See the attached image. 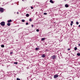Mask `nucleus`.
I'll return each instance as SVG.
<instances>
[{
	"label": "nucleus",
	"instance_id": "1",
	"mask_svg": "<svg viewBox=\"0 0 80 80\" xmlns=\"http://www.w3.org/2000/svg\"><path fill=\"white\" fill-rule=\"evenodd\" d=\"M0 12H1V13H3V12H4V9L2 8H0Z\"/></svg>",
	"mask_w": 80,
	"mask_h": 80
},
{
	"label": "nucleus",
	"instance_id": "2",
	"mask_svg": "<svg viewBox=\"0 0 80 80\" xmlns=\"http://www.w3.org/2000/svg\"><path fill=\"white\" fill-rule=\"evenodd\" d=\"M51 58L52 59L54 60V59H55V58H57V57L55 56V55H53V56L51 57Z\"/></svg>",
	"mask_w": 80,
	"mask_h": 80
},
{
	"label": "nucleus",
	"instance_id": "3",
	"mask_svg": "<svg viewBox=\"0 0 80 80\" xmlns=\"http://www.w3.org/2000/svg\"><path fill=\"white\" fill-rule=\"evenodd\" d=\"M1 25L4 26L5 25V22H2L0 23Z\"/></svg>",
	"mask_w": 80,
	"mask_h": 80
},
{
	"label": "nucleus",
	"instance_id": "4",
	"mask_svg": "<svg viewBox=\"0 0 80 80\" xmlns=\"http://www.w3.org/2000/svg\"><path fill=\"white\" fill-rule=\"evenodd\" d=\"M58 77V75H56L54 76V78H56L57 77Z\"/></svg>",
	"mask_w": 80,
	"mask_h": 80
},
{
	"label": "nucleus",
	"instance_id": "5",
	"mask_svg": "<svg viewBox=\"0 0 80 80\" xmlns=\"http://www.w3.org/2000/svg\"><path fill=\"white\" fill-rule=\"evenodd\" d=\"M8 23H10V22H12V20H8Z\"/></svg>",
	"mask_w": 80,
	"mask_h": 80
},
{
	"label": "nucleus",
	"instance_id": "6",
	"mask_svg": "<svg viewBox=\"0 0 80 80\" xmlns=\"http://www.w3.org/2000/svg\"><path fill=\"white\" fill-rule=\"evenodd\" d=\"M50 3H54V2H53L52 0H50Z\"/></svg>",
	"mask_w": 80,
	"mask_h": 80
},
{
	"label": "nucleus",
	"instance_id": "7",
	"mask_svg": "<svg viewBox=\"0 0 80 80\" xmlns=\"http://www.w3.org/2000/svg\"><path fill=\"white\" fill-rule=\"evenodd\" d=\"M73 21H71V23L70 24L71 26H72V25H73Z\"/></svg>",
	"mask_w": 80,
	"mask_h": 80
},
{
	"label": "nucleus",
	"instance_id": "8",
	"mask_svg": "<svg viewBox=\"0 0 80 80\" xmlns=\"http://www.w3.org/2000/svg\"><path fill=\"white\" fill-rule=\"evenodd\" d=\"M42 58H44V57H45V55L44 54L42 55Z\"/></svg>",
	"mask_w": 80,
	"mask_h": 80
},
{
	"label": "nucleus",
	"instance_id": "9",
	"mask_svg": "<svg viewBox=\"0 0 80 80\" xmlns=\"http://www.w3.org/2000/svg\"><path fill=\"white\" fill-rule=\"evenodd\" d=\"M65 7H66V8H67V7H68V5H67V4H66L65 5Z\"/></svg>",
	"mask_w": 80,
	"mask_h": 80
},
{
	"label": "nucleus",
	"instance_id": "10",
	"mask_svg": "<svg viewBox=\"0 0 80 80\" xmlns=\"http://www.w3.org/2000/svg\"><path fill=\"white\" fill-rule=\"evenodd\" d=\"M26 16L27 17H29V14H26Z\"/></svg>",
	"mask_w": 80,
	"mask_h": 80
},
{
	"label": "nucleus",
	"instance_id": "11",
	"mask_svg": "<svg viewBox=\"0 0 80 80\" xmlns=\"http://www.w3.org/2000/svg\"><path fill=\"white\" fill-rule=\"evenodd\" d=\"M45 40V38H42L41 39V40H42V41H43V40Z\"/></svg>",
	"mask_w": 80,
	"mask_h": 80
},
{
	"label": "nucleus",
	"instance_id": "12",
	"mask_svg": "<svg viewBox=\"0 0 80 80\" xmlns=\"http://www.w3.org/2000/svg\"><path fill=\"white\" fill-rule=\"evenodd\" d=\"M1 47H2V48H4V47H5V46H4V45H2Z\"/></svg>",
	"mask_w": 80,
	"mask_h": 80
},
{
	"label": "nucleus",
	"instance_id": "13",
	"mask_svg": "<svg viewBox=\"0 0 80 80\" xmlns=\"http://www.w3.org/2000/svg\"><path fill=\"white\" fill-rule=\"evenodd\" d=\"M13 53V52L12 51H11L10 52V54H12V53Z\"/></svg>",
	"mask_w": 80,
	"mask_h": 80
},
{
	"label": "nucleus",
	"instance_id": "14",
	"mask_svg": "<svg viewBox=\"0 0 80 80\" xmlns=\"http://www.w3.org/2000/svg\"><path fill=\"white\" fill-rule=\"evenodd\" d=\"M77 50V47H75L74 48V50H75V51H76V50Z\"/></svg>",
	"mask_w": 80,
	"mask_h": 80
},
{
	"label": "nucleus",
	"instance_id": "15",
	"mask_svg": "<svg viewBox=\"0 0 80 80\" xmlns=\"http://www.w3.org/2000/svg\"><path fill=\"white\" fill-rule=\"evenodd\" d=\"M7 25H8V26H10V23H8Z\"/></svg>",
	"mask_w": 80,
	"mask_h": 80
},
{
	"label": "nucleus",
	"instance_id": "16",
	"mask_svg": "<svg viewBox=\"0 0 80 80\" xmlns=\"http://www.w3.org/2000/svg\"><path fill=\"white\" fill-rule=\"evenodd\" d=\"M29 21H30V22H32V19L31 18L29 19Z\"/></svg>",
	"mask_w": 80,
	"mask_h": 80
},
{
	"label": "nucleus",
	"instance_id": "17",
	"mask_svg": "<svg viewBox=\"0 0 80 80\" xmlns=\"http://www.w3.org/2000/svg\"><path fill=\"white\" fill-rule=\"evenodd\" d=\"M77 55H78V56H80V53H78L77 54Z\"/></svg>",
	"mask_w": 80,
	"mask_h": 80
},
{
	"label": "nucleus",
	"instance_id": "18",
	"mask_svg": "<svg viewBox=\"0 0 80 80\" xmlns=\"http://www.w3.org/2000/svg\"><path fill=\"white\" fill-rule=\"evenodd\" d=\"M22 22H25V21L24 20L22 19Z\"/></svg>",
	"mask_w": 80,
	"mask_h": 80
},
{
	"label": "nucleus",
	"instance_id": "19",
	"mask_svg": "<svg viewBox=\"0 0 80 80\" xmlns=\"http://www.w3.org/2000/svg\"><path fill=\"white\" fill-rule=\"evenodd\" d=\"M36 50H38V48H36L35 49Z\"/></svg>",
	"mask_w": 80,
	"mask_h": 80
},
{
	"label": "nucleus",
	"instance_id": "20",
	"mask_svg": "<svg viewBox=\"0 0 80 80\" xmlns=\"http://www.w3.org/2000/svg\"><path fill=\"white\" fill-rule=\"evenodd\" d=\"M43 14H44V15H47V13H43Z\"/></svg>",
	"mask_w": 80,
	"mask_h": 80
},
{
	"label": "nucleus",
	"instance_id": "21",
	"mask_svg": "<svg viewBox=\"0 0 80 80\" xmlns=\"http://www.w3.org/2000/svg\"><path fill=\"white\" fill-rule=\"evenodd\" d=\"M17 80H20V79H19V78H17Z\"/></svg>",
	"mask_w": 80,
	"mask_h": 80
},
{
	"label": "nucleus",
	"instance_id": "22",
	"mask_svg": "<svg viewBox=\"0 0 80 80\" xmlns=\"http://www.w3.org/2000/svg\"><path fill=\"white\" fill-rule=\"evenodd\" d=\"M36 31L37 32H39V29H37Z\"/></svg>",
	"mask_w": 80,
	"mask_h": 80
},
{
	"label": "nucleus",
	"instance_id": "23",
	"mask_svg": "<svg viewBox=\"0 0 80 80\" xmlns=\"http://www.w3.org/2000/svg\"><path fill=\"white\" fill-rule=\"evenodd\" d=\"M76 24L77 25H78L79 24L78 22H76Z\"/></svg>",
	"mask_w": 80,
	"mask_h": 80
},
{
	"label": "nucleus",
	"instance_id": "24",
	"mask_svg": "<svg viewBox=\"0 0 80 80\" xmlns=\"http://www.w3.org/2000/svg\"><path fill=\"white\" fill-rule=\"evenodd\" d=\"M26 25H28V23L27 22V23H26Z\"/></svg>",
	"mask_w": 80,
	"mask_h": 80
},
{
	"label": "nucleus",
	"instance_id": "25",
	"mask_svg": "<svg viewBox=\"0 0 80 80\" xmlns=\"http://www.w3.org/2000/svg\"><path fill=\"white\" fill-rule=\"evenodd\" d=\"M31 9H33V8L32 6H31Z\"/></svg>",
	"mask_w": 80,
	"mask_h": 80
},
{
	"label": "nucleus",
	"instance_id": "26",
	"mask_svg": "<svg viewBox=\"0 0 80 80\" xmlns=\"http://www.w3.org/2000/svg\"><path fill=\"white\" fill-rule=\"evenodd\" d=\"M14 63H15V64H18V62H16Z\"/></svg>",
	"mask_w": 80,
	"mask_h": 80
},
{
	"label": "nucleus",
	"instance_id": "27",
	"mask_svg": "<svg viewBox=\"0 0 80 80\" xmlns=\"http://www.w3.org/2000/svg\"><path fill=\"white\" fill-rule=\"evenodd\" d=\"M31 26H32V27H33V25L32 24V25H31Z\"/></svg>",
	"mask_w": 80,
	"mask_h": 80
},
{
	"label": "nucleus",
	"instance_id": "28",
	"mask_svg": "<svg viewBox=\"0 0 80 80\" xmlns=\"http://www.w3.org/2000/svg\"><path fill=\"white\" fill-rule=\"evenodd\" d=\"M68 50H70V48L68 49Z\"/></svg>",
	"mask_w": 80,
	"mask_h": 80
},
{
	"label": "nucleus",
	"instance_id": "29",
	"mask_svg": "<svg viewBox=\"0 0 80 80\" xmlns=\"http://www.w3.org/2000/svg\"><path fill=\"white\" fill-rule=\"evenodd\" d=\"M78 45L80 47V43L78 44Z\"/></svg>",
	"mask_w": 80,
	"mask_h": 80
},
{
	"label": "nucleus",
	"instance_id": "30",
	"mask_svg": "<svg viewBox=\"0 0 80 80\" xmlns=\"http://www.w3.org/2000/svg\"><path fill=\"white\" fill-rule=\"evenodd\" d=\"M17 13H18V12H17Z\"/></svg>",
	"mask_w": 80,
	"mask_h": 80
}]
</instances>
